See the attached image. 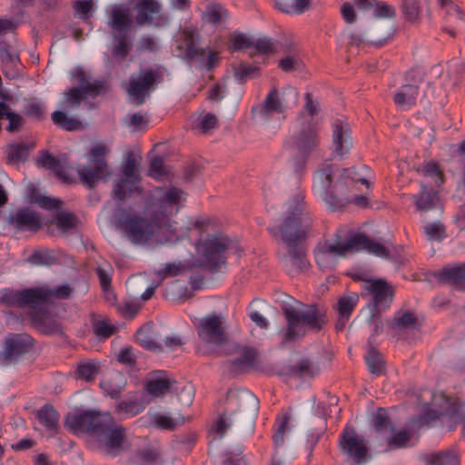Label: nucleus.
<instances>
[{"label": "nucleus", "mask_w": 465, "mask_h": 465, "mask_svg": "<svg viewBox=\"0 0 465 465\" xmlns=\"http://www.w3.org/2000/svg\"><path fill=\"white\" fill-rule=\"evenodd\" d=\"M33 345L32 338L27 334H11L5 339L3 356L5 364L15 361L27 352Z\"/></svg>", "instance_id": "27"}, {"label": "nucleus", "mask_w": 465, "mask_h": 465, "mask_svg": "<svg viewBox=\"0 0 465 465\" xmlns=\"http://www.w3.org/2000/svg\"><path fill=\"white\" fill-rule=\"evenodd\" d=\"M99 372V364L93 361H82L77 368L76 375L78 378L86 381H92Z\"/></svg>", "instance_id": "53"}, {"label": "nucleus", "mask_w": 465, "mask_h": 465, "mask_svg": "<svg viewBox=\"0 0 465 465\" xmlns=\"http://www.w3.org/2000/svg\"><path fill=\"white\" fill-rule=\"evenodd\" d=\"M178 395L179 401L183 405H190L194 397V388L191 383L180 384L176 381V385L173 389Z\"/></svg>", "instance_id": "56"}, {"label": "nucleus", "mask_w": 465, "mask_h": 465, "mask_svg": "<svg viewBox=\"0 0 465 465\" xmlns=\"http://www.w3.org/2000/svg\"><path fill=\"white\" fill-rule=\"evenodd\" d=\"M320 372V367L309 359L298 361L291 369V374L301 378H312Z\"/></svg>", "instance_id": "41"}, {"label": "nucleus", "mask_w": 465, "mask_h": 465, "mask_svg": "<svg viewBox=\"0 0 465 465\" xmlns=\"http://www.w3.org/2000/svg\"><path fill=\"white\" fill-rule=\"evenodd\" d=\"M148 418L155 427L162 430H174L184 423V418L181 415L172 417L162 412H149Z\"/></svg>", "instance_id": "36"}, {"label": "nucleus", "mask_w": 465, "mask_h": 465, "mask_svg": "<svg viewBox=\"0 0 465 465\" xmlns=\"http://www.w3.org/2000/svg\"><path fill=\"white\" fill-rule=\"evenodd\" d=\"M88 93L98 94L99 87L90 84H87L86 85L83 84L81 88H72L68 92L64 93L63 103L68 108H75L80 104L81 101Z\"/></svg>", "instance_id": "35"}, {"label": "nucleus", "mask_w": 465, "mask_h": 465, "mask_svg": "<svg viewBox=\"0 0 465 465\" xmlns=\"http://www.w3.org/2000/svg\"><path fill=\"white\" fill-rule=\"evenodd\" d=\"M77 218L69 212L59 211L51 220V223L54 224L62 232L66 233L74 229L77 224Z\"/></svg>", "instance_id": "44"}, {"label": "nucleus", "mask_w": 465, "mask_h": 465, "mask_svg": "<svg viewBox=\"0 0 465 465\" xmlns=\"http://www.w3.org/2000/svg\"><path fill=\"white\" fill-rule=\"evenodd\" d=\"M420 193L419 194H413L411 199L414 202L417 211L420 213L422 220L426 223L427 213L435 211L440 215L443 213V208L433 188H427L424 183H420Z\"/></svg>", "instance_id": "26"}, {"label": "nucleus", "mask_w": 465, "mask_h": 465, "mask_svg": "<svg viewBox=\"0 0 465 465\" xmlns=\"http://www.w3.org/2000/svg\"><path fill=\"white\" fill-rule=\"evenodd\" d=\"M157 72L153 69H142L132 74L125 85L126 93L132 103L143 104L154 88Z\"/></svg>", "instance_id": "17"}, {"label": "nucleus", "mask_w": 465, "mask_h": 465, "mask_svg": "<svg viewBox=\"0 0 465 465\" xmlns=\"http://www.w3.org/2000/svg\"><path fill=\"white\" fill-rule=\"evenodd\" d=\"M332 150L337 156H343L352 147L351 128L343 120L336 119L332 122Z\"/></svg>", "instance_id": "28"}, {"label": "nucleus", "mask_w": 465, "mask_h": 465, "mask_svg": "<svg viewBox=\"0 0 465 465\" xmlns=\"http://www.w3.org/2000/svg\"><path fill=\"white\" fill-rule=\"evenodd\" d=\"M232 244V242L222 234L209 236L196 245L195 262H166L162 264L161 268L153 270V274L158 280V283H162L165 279L183 275L195 266L204 267L212 272L221 271L226 263L224 253Z\"/></svg>", "instance_id": "3"}, {"label": "nucleus", "mask_w": 465, "mask_h": 465, "mask_svg": "<svg viewBox=\"0 0 465 465\" xmlns=\"http://www.w3.org/2000/svg\"><path fill=\"white\" fill-rule=\"evenodd\" d=\"M372 427L377 439L389 449L403 448L408 445L412 434L408 430L394 432V428L385 410L379 409L372 418Z\"/></svg>", "instance_id": "12"}, {"label": "nucleus", "mask_w": 465, "mask_h": 465, "mask_svg": "<svg viewBox=\"0 0 465 465\" xmlns=\"http://www.w3.org/2000/svg\"><path fill=\"white\" fill-rule=\"evenodd\" d=\"M138 166L134 157L129 155L124 165V177L119 179L114 188V195L119 200L124 199L134 191H138Z\"/></svg>", "instance_id": "23"}, {"label": "nucleus", "mask_w": 465, "mask_h": 465, "mask_svg": "<svg viewBox=\"0 0 465 465\" xmlns=\"http://www.w3.org/2000/svg\"><path fill=\"white\" fill-rule=\"evenodd\" d=\"M8 159L13 163H19L27 158V148L24 144H12L8 147Z\"/></svg>", "instance_id": "61"}, {"label": "nucleus", "mask_w": 465, "mask_h": 465, "mask_svg": "<svg viewBox=\"0 0 465 465\" xmlns=\"http://www.w3.org/2000/svg\"><path fill=\"white\" fill-rule=\"evenodd\" d=\"M362 289L372 295V310L375 312L385 310L392 302V289L382 280H364Z\"/></svg>", "instance_id": "24"}, {"label": "nucleus", "mask_w": 465, "mask_h": 465, "mask_svg": "<svg viewBox=\"0 0 465 465\" xmlns=\"http://www.w3.org/2000/svg\"><path fill=\"white\" fill-rule=\"evenodd\" d=\"M223 413L212 428V431L222 439L232 425L246 426L251 432L254 428L259 411L258 399L249 391L234 389L229 391Z\"/></svg>", "instance_id": "7"}, {"label": "nucleus", "mask_w": 465, "mask_h": 465, "mask_svg": "<svg viewBox=\"0 0 465 465\" xmlns=\"http://www.w3.org/2000/svg\"><path fill=\"white\" fill-rule=\"evenodd\" d=\"M199 338L211 345L222 346L227 342V322L223 314L209 313L198 320Z\"/></svg>", "instance_id": "14"}, {"label": "nucleus", "mask_w": 465, "mask_h": 465, "mask_svg": "<svg viewBox=\"0 0 465 465\" xmlns=\"http://www.w3.org/2000/svg\"><path fill=\"white\" fill-rule=\"evenodd\" d=\"M312 225L313 217L307 211L303 198L297 195L289 201L282 224L271 229L272 236L283 245L279 258L291 275L299 274L308 268L301 242L311 232Z\"/></svg>", "instance_id": "1"}, {"label": "nucleus", "mask_w": 465, "mask_h": 465, "mask_svg": "<svg viewBox=\"0 0 465 465\" xmlns=\"http://www.w3.org/2000/svg\"><path fill=\"white\" fill-rule=\"evenodd\" d=\"M159 48L155 38L150 35L142 36L136 43V50L138 52H155Z\"/></svg>", "instance_id": "63"}, {"label": "nucleus", "mask_w": 465, "mask_h": 465, "mask_svg": "<svg viewBox=\"0 0 465 465\" xmlns=\"http://www.w3.org/2000/svg\"><path fill=\"white\" fill-rule=\"evenodd\" d=\"M53 122L66 131H75L83 127L82 123L73 117L67 116L63 111H55L52 114Z\"/></svg>", "instance_id": "47"}, {"label": "nucleus", "mask_w": 465, "mask_h": 465, "mask_svg": "<svg viewBox=\"0 0 465 465\" xmlns=\"http://www.w3.org/2000/svg\"><path fill=\"white\" fill-rule=\"evenodd\" d=\"M226 351L231 355L228 367L233 372L246 371L258 361V352L252 347L230 342L227 344Z\"/></svg>", "instance_id": "20"}, {"label": "nucleus", "mask_w": 465, "mask_h": 465, "mask_svg": "<svg viewBox=\"0 0 465 465\" xmlns=\"http://www.w3.org/2000/svg\"><path fill=\"white\" fill-rule=\"evenodd\" d=\"M310 0H275L281 11L290 14H302L310 8Z\"/></svg>", "instance_id": "45"}, {"label": "nucleus", "mask_w": 465, "mask_h": 465, "mask_svg": "<svg viewBox=\"0 0 465 465\" xmlns=\"http://www.w3.org/2000/svg\"><path fill=\"white\" fill-rule=\"evenodd\" d=\"M100 385L109 396L117 398L121 390L124 387L125 381L123 374L114 372L109 378L104 379Z\"/></svg>", "instance_id": "40"}, {"label": "nucleus", "mask_w": 465, "mask_h": 465, "mask_svg": "<svg viewBox=\"0 0 465 465\" xmlns=\"http://www.w3.org/2000/svg\"><path fill=\"white\" fill-rule=\"evenodd\" d=\"M37 419L47 430H55L58 427L59 415L51 405L43 406L37 411Z\"/></svg>", "instance_id": "43"}, {"label": "nucleus", "mask_w": 465, "mask_h": 465, "mask_svg": "<svg viewBox=\"0 0 465 465\" xmlns=\"http://www.w3.org/2000/svg\"><path fill=\"white\" fill-rule=\"evenodd\" d=\"M318 125L312 122L297 121L296 129L287 139L286 146L302 155L308 154L319 143Z\"/></svg>", "instance_id": "15"}, {"label": "nucleus", "mask_w": 465, "mask_h": 465, "mask_svg": "<svg viewBox=\"0 0 465 465\" xmlns=\"http://www.w3.org/2000/svg\"><path fill=\"white\" fill-rule=\"evenodd\" d=\"M365 361L369 371L374 375H381L385 370V363L381 353L371 348L365 355Z\"/></svg>", "instance_id": "46"}, {"label": "nucleus", "mask_w": 465, "mask_h": 465, "mask_svg": "<svg viewBox=\"0 0 465 465\" xmlns=\"http://www.w3.org/2000/svg\"><path fill=\"white\" fill-rule=\"evenodd\" d=\"M136 341L146 350L163 351L162 332L156 327L143 326L136 333Z\"/></svg>", "instance_id": "30"}, {"label": "nucleus", "mask_w": 465, "mask_h": 465, "mask_svg": "<svg viewBox=\"0 0 465 465\" xmlns=\"http://www.w3.org/2000/svg\"><path fill=\"white\" fill-rule=\"evenodd\" d=\"M115 219L117 228L134 244H171L179 240V236L170 233L152 213L148 219L137 213L121 210Z\"/></svg>", "instance_id": "6"}, {"label": "nucleus", "mask_w": 465, "mask_h": 465, "mask_svg": "<svg viewBox=\"0 0 465 465\" xmlns=\"http://www.w3.org/2000/svg\"><path fill=\"white\" fill-rule=\"evenodd\" d=\"M174 385H176V381L161 372L149 379L146 389L150 395L160 397L173 391Z\"/></svg>", "instance_id": "33"}, {"label": "nucleus", "mask_w": 465, "mask_h": 465, "mask_svg": "<svg viewBox=\"0 0 465 465\" xmlns=\"http://www.w3.org/2000/svg\"><path fill=\"white\" fill-rule=\"evenodd\" d=\"M418 95L417 85L404 84L395 94L394 102L397 106L407 109L415 104Z\"/></svg>", "instance_id": "37"}, {"label": "nucleus", "mask_w": 465, "mask_h": 465, "mask_svg": "<svg viewBox=\"0 0 465 465\" xmlns=\"http://www.w3.org/2000/svg\"><path fill=\"white\" fill-rule=\"evenodd\" d=\"M305 100L306 102L303 107V111L301 113L297 121L312 122L315 125H318V122L315 119V116L320 110L319 104L317 101L312 99V96L310 94H306Z\"/></svg>", "instance_id": "48"}, {"label": "nucleus", "mask_w": 465, "mask_h": 465, "mask_svg": "<svg viewBox=\"0 0 465 465\" xmlns=\"http://www.w3.org/2000/svg\"><path fill=\"white\" fill-rule=\"evenodd\" d=\"M289 300L282 307L287 322V327L283 332L284 341L301 338L306 334L307 330L314 332L322 330L326 323L323 310L315 305H304L292 298Z\"/></svg>", "instance_id": "8"}, {"label": "nucleus", "mask_w": 465, "mask_h": 465, "mask_svg": "<svg viewBox=\"0 0 465 465\" xmlns=\"http://www.w3.org/2000/svg\"><path fill=\"white\" fill-rule=\"evenodd\" d=\"M108 148L104 144H97L91 149V158L86 165L79 166L78 174L89 187H93L99 180L109 174L104 156Z\"/></svg>", "instance_id": "16"}, {"label": "nucleus", "mask_w": 465, "mask_h": 465, "mask_svg": "<svg viewBox=\"0 0 465 465\" xmlns=\"http://www.w3.org/2000/svg\"><path fill=\"white\" fill-rule=\"evenodd\" d=\"M218 125V118L209 112H203L192 121V128L200 134H208Z\"/></svg>", "instance_id": "38"}, {"label": "nucleus", "mask_w": 465, "mask_h": 465, "mask_svg": "<svg viewBox=\"0 0 465 465\" xmlns=\"http://www.w3.org/2000/svg\"><path fill=\"white\" fill-rule=\"evenodd\" d=\"M103 421L104 413L88 411L68 414L65 426L74 433L87 432L94 436Z\"/></svg>", "instance_id": "21"}, {"label": "nucleus", "mask_w": 465, "mask_h": 465, "mask_svg": "<svg viewBox=\"0 0 465 465\" xmlns=\"http://www.w3.org/2000/svg\"><path fill=\"white\" fill-rule=\"evenodd\" d=\"M200 34L198 27L193 25H185L177 34L174 48L177 56L182 59L203 61L206 58L212 62L215 54L206 53L198 45Z\"/></svg>", "instance_id": "11"}, {"label": "nucleus", "mask_w": 465, "mask_h": 465, "mask_svg": "<svg viewBox=\"0 0 465 465\" xmlns=\"http://www.w3.org/2000/svg\"><path fill=\"white\" fill-rule=\"evenodd\" d=\"M141 308V305L134 301H124L117 304V311L121 312L124 317L133 318L137 314Z\"/></svg>", "instance_id": "64"}, {"label": "nucleus", "mask_w": 465, "mask_h": 465, "mask_svg": "<svg viewBox=\"0 0 465 465\" xmlns=\"http://www.w3.org/2000/svg\"><path fill=\"white\" fill-rule=\"evenodd\" d=\"M94 437L98 448L111 456L118 455L127 447L124 430L116 424L112 416L107 412H104V421Z\"/></svg>", "instance_id": "10"}, {"label": "nucleus", "mask_w": 465, "mask_h": 465, "mask_svg": "<svg viewBox=\"0 0 465 465\" xmlns=\"http://www.w3.org/2000/svg\"><path fill=\"white\" fill-rule=\"evenodd\" d=\"M393 34V28L390 25L385 29L379 30L378 28H374L370 32L362 35L361 33L348 32L347 35L350 38L351 45H360L361 42H368L375 45H381L388 38H390Z\"/></svg>", "instance_id": "29"}, {"label": "nucleus", "mask_w": 465, "mask_h": 465, "mask_svg": "<svg viewBox=\"0 0 465 465\" xmlns=\"http://www.w3.org/2000/svg\"><path fill=\"white\" fill-rule=\"evenodd\" d=\"M71 293L72 288L67 284L54 288L42 286L14 292L12 302L19 306L34 309L31 316L33 323L42 332L52 333L58 330V325L50 316L47 308L54 300L67 299Z\"/></svg>", "instance_id": "4"}, {"label": "nucleus", "mask_w": 465, "mask_h": 465, "mask_svg": "<svg viewBox=\"0 0 465 465\" xmlns=\"http://www.w3.org/2000/svg\"><path fill=\"white\" fill-rule=\"evenodd\" d=\"M426 460L428 465H459L457 455L450 450L430 454Z\"/></svg>", "instance_id": "49"}, {"label": "nucleus", "mask_w": 465, "mask_h": 465, "mask_svg": "<svg viewBox=\"0 0 465 465\" xmlns=\"http://www.w3.org/2000/svg\"><path fill=\"white\" fill-rule=\"evenodd\" d=\"M395 323L400 329H415L419 326V320L414 313L410 312H399L394 318Z\"/></svg>", "instance_id": "55"}, {"label": "nucleus", "mask_w": 465, "mask_h": 465, "mask_svg": "<svg viewBox=\"0 0 465 465\" xmlns=\"http://www.w3.org/2000/svg\"><path fill=\"white\" fill-rule=\"evenodd\" d=\"M418 173H420L426 182H423L427 188L430 186L440 187L444 183L442 170L440 168L439 164L433 161H429L423 163L418 169Z\"/></svg>", "instance_id": "34"}, {"label": "nucleus", "mask_w": 465, "mask_h": 465, "mask_svg": "<svg viewBox=\"0 0 465 465\" xmlns=\"http://www.w3.org/2000/svg\"><path fill=\"white\" fill-rule=\"evenodd\" d=\"M186 197V193L182 189L170 185L153 189L149 198L148 209L150 213L166 229L170 230V233L179 236V238L183 237V234H178L171 219L179 212Z\"/></svg>", "instance_id": "9"}, {"label": "nucleus", "mask_w": 465, "mask_h": 465, "mask_svg": "<svg viewBox=\"0 0 465 465\" xmlns=\"http://www.w3.org/2000/svg\"><path fill=\"white\" fill-rule=\"evenodd\" d=\"M149 175L156 180H163L167 175V170L162 158L155 157L151 161Z\"/></svg>", "instance_id": "62"}, {"label": "nucleus", "mask_w": 465, "mask_h": 465, "mask_svg": "<svg viewBox=\"0 0 465 465\" xmlns=\"http://www.w3.org/2000/svg\"><path fill=\"white\" fill-rule=\"evenodd\" d=\"M362 250L379 257L389 256L387 247L364 234L357 233L346 241L335 234L331 239L319 242L314 249V257L320 269L331 270L336 265L338 258Z\"/></svg>", "instance_id": "5"}, {"label": "nucleus", "mask_w": 465, "mask_h": 465, "mask_svg": "<svg viewBox=\"0 0 465 465\" xmlns=\"http://www.w3.org/2000/svg\"><path fill=\"white\" fill-rule=\"evenodd\" d=\"M107 24L116 34H126L130 30L133 20L130 7L125 4H115L107 7Z\"/></svg>", "instance_id": "25"}, {"label": "nucleus", "mask_w": 465, "mask_h": 465, "mask_svg": "<svg viewBox=\"0 0 465 465\" xmlns=\"http://www.w3.org/2000/svg\"><path fill=\"white\" fill-rule=\"evenodd\" d=\"M114 40L113 56L116 59L124 60L131 49V43L126 34H114Z\"/></svg>", "instance_id": "50"}, {"label": "nucleus", "mask_w": 465, "mask_h": 465, "mask_svg": "<svg viewBox=\"0 0 465 465\" xmlns=\"http://www.w3.org/2000/svg\"><path fill=\"white\" fill-rule=\"evenodd\" d=\"M231 41L233 50L247 51L249 54L252 50L253 39L245 34L234 33Z\"/></svg>", "instance_id": "57"}, {"label": "nucleus", "mask_w": 465, "mask_h": 465, "mask_svg": "<svg viewBox=\"0 0 465 465\" xmlns=\"http://www.w3.org/2000/svg\"><path fill=\"white\" fill-rule=\"evenodd\" d=\"M11 224L19 231H37L41 227V218L28 208L21 209L11 216Z\"/></svg>", "instance_id": "31"}, {"label": "nucleus", "mask_w": 465, "mask_h": 465, "mask_svg": "<svg viewBox=\"0 0 465 465\" xmlns=\"http://www.w3.org/2000/svg\"><path fill=\"white\" fill-rule=\"evenodd\" d=\"M226 16V12L219 5H209L203 13L202 19L206 24L218 25Z\"/></svg>", "instance_id": "54"}, {"label": "nucleus", "mask_w": 465, "mask_h": 465, "mask_svg": "<svg viewBox=\"0 0 465 465\" xmlns=\"http://www.w3.org/2000/svg\"><path fill=\"white\" fill-rule=\"evenodd\" d=\"M337 169L331 163H324L315 172L313 189L315 193L332 209H338L350 202L358 205H366L365 196L350 195L349 186L360 182L369 186L368 180L358 172L345 170L341 175L336 177Z\"/></svg>", "instance_id": "2"}, {"label": "nucleus", "mask_w": 465, "mask_h": 465, "mask_svg": "<svg viewBox=\"0 0 465 465\" xmlns=\"http://www.w3.org/2000/svg\"><path fill=\"white\" fill-rule=\"evenodd\" d=\"M93 329L95 335L103 339L110 337L116 330L106 318L95 320L93 324Z\"/></svg>", "instance_id": "58"}, {"label": "nucleus", "mask_w": 465, "mask_h": 465, "mask_svg": "<svg viewBox=\"0 0 465 465\" xmlns=\"http://www.w3.org/2000/svg\"><path fill=\"white\" fill-rule=\"evenodd\" d=\"M340 446L351 464L359 465L367 461L368 450L366 441L354 430H344L340 440Z\"/></svg>", "instance_id": "18"}, {"label": "nucleus", "mask_w": 465, "mask_h": 465, "mask_svg": "<svg viewBox=\"0 0 465 465\" xmlns=\"http://www.w3.org/2000/svg\"><path fill=\"white\" fill-rule=\"evenodd\" d=\"M424 232L431 241H441L445 236V227L440 221L426 223Z\"/></svg>", "instance_id": "59"}, {"label": "nucleus", "mask_w": 465, "mask_h": 465, "mask_svg": "<svg viewBox=\"0 0 465 465\" xmlns=\"http://www.w3.org/2000/svg\"><path fill=\"white\" fill-rule=\"evenodd\" d=\"M359 302V295L355 292H349L339 298L336 309L339 319L336 327L342 329L349 320L352 311Z\"/></svg>", "instance_id": "32"}, {"label": "nucleus", "mask_w": 465, "mask_h": 465, "mask_svg": "<svg viewBox=\"0 0 465 465\" xmlns=\"http://www.w3.org/2000/svg\"><path fill=\"white\" fill-rule=\"evenodd\" d=\"M258 71V67L246 64H239L233 66V75L241 83L252 77Z\"/></svg>", "instance_id": "60"}, {"label": "nucleus", "mask_w": 465, "mask_h": 465, "mask_svg": "<svg viewBox=\"0 0 465 465\" xmlns=\"http://www.w3.org/2000/svg\"><path fill=\"white\" fill-rule=\"evenodd\" d=\"M286 94L292 95L294 99L297 98V93L292 87L287 88L283 92L272 88L266 95L264 101L252 108V114L253 118L259 123L266 124L274 114H283L288 107V102L285 98Z\"/></svg>", "instance_id": "13"}, {"label": "nucleus", "mask_w": 465, "mask_h": 465, "mask_svg": "<svg viewBox=\"0 0 465 465\" xmlns=\"http://www.w3.org/2000/svg\"><path fill=\"white\" fill-rule=\"evenodd\" d=\"M135 9V22L140 26L161 27L168 22L160 3L155 0H141L136 4Z\"/></svg>", "instance_id": "22"}, {"label": "nucleus", "mask_w": 465, "mask_h": 465, "mask_svg": "<svg viewBox=\"0 0 465 465\" xmlns=\"http://www.w3.org/2000/svg\"><path fill=\"white\" fill-rule=\"evenodd\" d=\"M432 402L439 410L429 411L426 417L433 420L440 416H449L462 424L463 435L465 436V404L457 403L442 393L434 395Z\"/></svg>", "instance_id": "19"}, {"label": "nucleus", "mask_w": 465, "mask_h": 465, "mask_svg": "<svg viewBox=\"0 0 465 465\" xmlns=\"http://www.w3.org/2000/svg\"><path fill=\"white\" fill-rule=\"evenodd\" d=\"M38 163L43 167L52 170L63 182H69V177L65 171V165L52 154L44 153L39 158Z\"/></svg>", "instance_id": "39"}, {"label": "nucleus", "mask_w": 465, "mask_h": 465, "mask_svg": "<svg viewBox=\"0 0 465 465\" xmlns=\"http://www.w3.org/2000/svg\"><path fill=\"white\" fill-rule=\"evenodd\" d=\"M440 280L455 285L465 283V264L442 269Z\"/></svg>", "instance_id": "42"}, {"label": "nucleus", "mask_w": 465, "mask_h": 465, "mask_svg": "<svg viewBox=\"0 0 465 465\" xmlns=\"http://www.w3.org/2000/svg\"><path fill=\"white\" fill-rule=\"evenodd\" d=\"M275 51V43L266 36H261L253 39L252 50L250 51V55L267 54Z\"/></svg>", "instance_id": "52"}, {"label": "nucleus", "mask_w": 465, "mask_h": 465, "mask_svg": "<svg viewBox=\"0 0 465 465\" xmlns=\"http://www.w3.org/2000/svg\"><path fill=\"white\" fill-rule=\"evenodd\" d=\"M401 10L408 22L413 23L419 19L421 12L420 0H401Z\"/></svg>", "instance_id": "51"}]
</instances>
